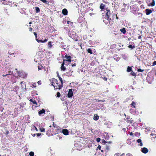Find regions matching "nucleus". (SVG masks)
Returning <instances> with one entry per match:
<instances>
[{
  "instance_id": "nucleus-6",
  "label": "nucleus",
  "mask_w": 156,
  "mask_h": 156,
  "mask_svg": "<svg viewBox=\"0 0 156 156\" xmlns=\"http://www.w3.org/2000/svg\"><path fill=\"white\" fill-rule=\"evenodd\" d=\"M62 133L65 135H68L69 132L67 129H64L62 131Z\"/></svg>"
},
{
  "instance_id": "nucleus-11",
  "label": "nucleus",
  "mask_w": 156,
  "mask_h": 156,
  "mask_svg": "<svg viewBox=\"0 0 156 156\" xmlns=\"http://www.w3.org/2000/svg\"><path fill=\"white\" fill-rule=\"evenodd\" d=\"M99 119V116L96 114L94 115V119L95 120H97Z\"/></svg>"
},
{
  "instance_id": "nucleus-14",
  "label": "nucleus",
  "mask_w": 156,
  "mask_h": 156,
  "mask_svg": "<svg viewBox=\"0 0 156 156\" xmlns=\"http://www.w3.org/2000/svg\"><path fill=\"white\" fill-rule=\"evenodd\" d=\"M39 130L41 132H44L45 131V129L44 128L41 127L39 128Z\"/></svg>"
},
{
  "instance_id": "nucleus-2",
  "label": "nucleus",
  "mask_w": 156,
  "mask_h": 156,
  "mask_svg": "<svg viewBox=\"0 0 156 156\" xmlns=\"http://www.w3.org/2000/svg\"><path fill=\"white\" fill-rule=\"evenodd\" d=\"M71 57L70 56H68L67 55H66L65 56L64 58L65 59L63 60V62L67 63L66 62L68 61L69 62H71Z\"/></svg>"
},
{
  "instance_id": "nucleus-40",
  "label": "nucleus",
  "mask_w": 156,
  "mask_h": 156,
  "mask_svg": "<svg viewBox=\"0 0 156 156\" xmlns=\"http://www.w3.org/2000/svg\"><path fill=\"white\" fill-rule=\"evenodd\" d=\"M34 34L35 35V37H37V34L36 33H35V32H34Z\"/></svg>"
},
{
  "instance_id": "nucleus-23",
  "label": "nucleus",
  "mask_w": 156,
  "mask_h": 156,
  "mask_svg": "<svg viewBox=\"0 0 156 156\" xmlns=\"http://www.w3.org/2000/svg\"><path fill=\"white\" fill-rule=\"evenodd\" d=\"M87 52L89 53H90V54H92V52L91 50V49L90 48H89L87 49Z\"/></svg>"
},
{
  "instance_id": "nucleus-9",
  "label": "nucleus",
  "mask_w": 156,
  "mask_h": 156,
  "mask_svg": "<svg viewBox=\"0 0 156 156\" xmlns=\"http://www.w3.org/2000/svg\"><path fill=\"white\" fill-rule=\"evenodd\" d=\"M146 12V14L147 15H148L151 13L152 12V10L149 9H146L145 10Z\"/></svg>"
},
{
  "instance_id": "nucleus-54",
  "label": "nucleus",
  "mask_w": 156,
  "mask_h": 156,
  "mask_svg": "<svg viewBox=\"0 0 156 156\" xmlns=\"http://www.w3.org/2000/svg\"><path fill=\"white\" fill-rule=\"evenodd\" d=\"M16 70H17V69H15Z\"/></svg>"
},
{
  "instance_id": "nucleus-53",
  "label": "nucleus",
  "mask_w": 156,
  "mask_h": 156,
  "mask_svg": "<svg viewBox=\"0 0 156 156\" xmlns=\"http://www.w3.org/2000/svg\"><path fill=\"white\" fill-rule=\"evenodd\" d=\"M35 136V134H34V136Z\"/></svg>"
},
{
  "instance_id": "nucleus-16",
  "label": "nucleus",
  "mask_w": 156,
  "mask_h": 156,
  "mask_svg": "<svg viewBox=\"0 0 156 156\" xmlns=\"http://www.w3.org/2000/svg\"><path fill=\"white\" fill-rule=\"evenodd\" d=\"M105 5L103 4H101L100 6V8L101 9H104V7H105Z\"/></svg>"
},
{
  "instance_id": "nucleus-47",
  "label": "nucleus",
  "mask_w": 156,
  "mask_h": 156,
  "mask_svg": "<svg viewBox=\"0 0 156 156\" xmlns=\"http://www.w3.org/2000/svg\"><path fill=\"white\" fill-rule=\"evenodd\" d=\"M8 75V74H6V75H3V76H6V75Z\"/></svg>"
},
{
  "instance_id": "nucleus-25",
  "label": "nucleus",
  "mask_w": 156,
  "mask_h": 156,
  "mask_svg": "<svg viewBox=\"0 0 156 156\" xmlns=\"http://www.w3.org/2000/svg\"><path fill=\"white\" fill-rule=\"evenodd\" d=\"M136 105L135 103L134 102H132L131 104V105H132L135 108V105Z\"/></svg>"
},
{
  "instance_id": "nucleus-17",
  "label": "nucleus",
  "mask_w": 156,
  "mask_h": 156,
  "mask_svg": "<svg viewBox=\"0 0 156 156\" xmlns=\"http://www.w3.org/2000/svg\"><path fill=\"white\" fill-rule=\"evenodd\" d=\"M38 67L39 70H42L43 68V67L41 65L38 66Z\"/></svg>"
},
{
  "instance_id": "nucleus-36",
  "label": "nucleus",
  "mask_w": 156,
  "mask_h": 156,
  "mask_svg": "<svg viewBox=\"0 0 156 156\" xmlns=\"http://www.w3.org/2000/svg\"><path fill=\"white\" fill-rule=\"evenodd\" d=\"M47 41V39H45L44 41H42V43L45 42Z\"/></svg>"
},
{
  "instance_id": "nucleus-35",
  "label": "nucleus",
  "mask_w": 156,
  "mask_h": 156,
  "mask_svg": "<svg viewBox=\"0 0 156 156\" xmlns=\"http://www.w3.org/2000/svg\"><path fill=\"white\" fill-rule=\"evenodd\" d=\"M41 1L44 3H46L47 2L46 0H41Z\"/></svg>"
},
{
  "instance_id": "nucleus-49",
  "label": "nucleus",
  "mask_w": 156,
  "mask_h": 156,
  "mask_svg": "<svg viewBox=\"0 0 156 156\" xmlns=\"http://www.w3.org/2000/svg\"><path fill=\"white\" fill-rule=\"evenodd\" d=\"M37 83H38V84H40V82L39 81H38V82Z\"/></svg>"
},
{
  "instance_id": "nucleus-3",
  "label": "nucleus",
  "mask_w": 156,
  "mask_h": 156,
  "mask_svg": "<svg viewBox=\"0 0 156 156\" xmlns=\"http://www.w3.org/2000/svg\"><path fill=\"white\" fill-rule=\"evenodd\" d=\"M110 17V11L109 10H107V12L106 13V15L105 16V18L108 20H110L111 19Z\"/></svg>"
},
{
  "instance_id": "nucleus-50",
  "label": "nucleus",
  "mask_w": 156,
  "mask_h": 156,
  "mask_svg": "<svg viewBox=\"0 0 156 156\" xmlns=\"http://www.w3.org/2000/svg\"><path fill=\"white\" fill-rule=\"evenodd\" d=\"M124 155V154H122V155H121V156H123Z\"/></svg>"
},
{
  "instance_id": "nucleus-4",
  "label": "nucleus",
  "mask_w": 156,
  "mask_h": 156,
  "mask_svg": "<svg viewBox=\"0 0 156 156\" xmlns=\"http://www.w3.org/2000/svg\"><path fill=\"white\" fill-rule=\"evenodd\" d=\"M73 96V92L72 89L69 90L68 93L67 94V96L69 98H71Z\"/></svg>"
},
{
  "instance_id": "nucleus-45",
  "label": "nucleus",
  "mask_w": 156,
  "mask_h": 156,
  "mask_svg": "<svg viewBox=\"0 0 156 156\" xmlns=\"http://www.w3.org/2000/svg\"><path fill=\"white\" fill-rule=\"evenodd\" d=\"M76 66V65L74 64H73L72 65V66Z\"/></svg>"
},
{
  "instance_id": "nucleus-29",
  "label": "nucleus",
  "mask_w": 156,
  "mask_h": 156,
  "mask_svg": "<svg viewBox=\"0 0 156 156\" xmlns=\"http://www.w3.org/2000/svg\"><path fill=\"white\" fill-rule=\"evenodd\" d=\"M36 40L37 41V42H38L39 43L40 42H42V41L41 40H39L37 39H36Z\"/></svg>"
},
{
  "instance_id": "nucleus-33",
  "label": "nucleus",
  "mask_w": 156,
  "mask_h": 156,
  "mask_svg": "<svg viewBox=\"0 0 156 156\" xmlns=\"http://www.w3.org/2000/svg\"><path fill=\"white\" fill-rule=\"evenodd\" d=\"M33 129H35L37 131V129L35 126H34Z\"/></svg>"
},
{
  "instance_id": "nucleus-57",
  "label": "nucleus",
  "mask_w": 156,
  "mask_h": 156,
  "mask_svg": "<svg viewBox=\"0 0 156 156\" xmlns=\"http://www.w3.org/2000/svg\"><path fill=\"white\" fill-rule=\"evenodd\" d=\"M2 1H4L5 0H2Z\"/></svg>"
},
{
  "instance_id": "nucleus-12",
  "label": "nucleus",
  "mask_w": 156,
  "mask_h": 156,
  "mask_svg": "<svg viewBox=\"0 0 156 156\" xmlns=\"http://www.w3.org/2000/svg\"><path fill=\"white\" fill-rule=\"evenodd\" d=\"M45 112V110L44 109H42L41 110L39 111L38 112L39 114V115H41L43 113H44Z\"/></svg>"
},
{
  "instance_id": "nucleus-55",
  "label": "nucleus",
  "mask_w": 156,
  "mask_h": 156,
  "mask_svg": "<svg viewBox=\"0 0 156 156\" xmlns=\"http://www.w3.org/2000/svg\"><path fill=\"white\" fill-rule=\"evenodd\" d=\"M116 18L117 19V16H116Z\"/></svg>"
},
{
  "instance_id": "nucleus-10",
  "label": "nucleus",
  "mask_w": 156,
  "mask_h": 156,
  "mask_svg": "<svg viewBox=\"0 0 156 156\" xmlns=\"http://www.w3.org/2000/svg\"><path fill=\"white\" fill-rule=\"evenodd\" d=\"M62 12L64 15H66L67 14L68 11L66 9H64L62 10Z\"/></svg>"
},
{
  "instance_id": "nucleus-38",
  "label": "nucleus",
  "mask_w": 156,
  "mask_h": 156,
  "mask_svg": "<svg viewBox=\"0 0 156 156\" xmlns=\"http://www.w3.org/2000/svg\"><path fill=\"white\" fill-rule=\"evenodd\" d=\"M41 135V133H37V136H39Z\"/></svg>"
},
{
  "instance_id": "nucleus-7",
  "label": "nucleus",
  "mask_w": 156,
  "mask_h": 156,
  "mask_svg": "<svg viewBox=\"0 0 156 156\" xmlns=\"http://www.w3.org/2000/svg\"><path fill=\"white\" fill-rule=\"evenodd\" d=\"M67 64L66 63L64 62H63V63L62 64V66L61 67V69L62 70L64 71L65 70L66 68V67L64 66V65H66Z\"/></svg>"
},
{
  "instance_id": "nucleus-18",
  "label": "nucleus",
  "mask_w": 156,
  "mask_h": 156,
  "mask_svg": "<svg viewBox=\"0 0 156 156\" xmlns=\"http://www.w3.org/2000/svg\"><path fill=\"white\" fill-rule=\"evenodd\" d=\"M131 71V68L129 67L128 66L127 69V71L128 72H130Z\"/></svg>"
},
{
  "instance_id": "nucleus-13",
  "label": "nucleus",
  "mask_w": 156,
  "mask_h": 156,
  "mask_svg": "<svg viewBox=\"0 0 156 156\" xmlns=\"http://www.w3.org/2000/svg\"><path fill=\"white\" fill-rule=\"evenodd\" d=\"M52 46V45L51 44V42L50 41H49L48 42V47L49 48H51Z\"/></svg>"
},
{
  "instance_id": "nucleus-30",
  "label": "nucleus",
  "mask_w": 156,
  "mask_h": 156,
  "mask_svg": "<svg viewBox=\"0 0 156 156\" xmlns=\"http://www.w3.org/2000/svg\"><path fill=\"white\" fill-rule=\"evenodd\" d=\"M101 139L99 138H98L97 139V141L98 142H99L100 141Z\"/></svg>"
},
{
  "instance_id": "nucleus-51",
  "label": "nucleus",
  "mask_w": 156,
  "mask_h": 156,
  "mask_svg": "<svg viewBox=\"0 0 156 156\" xmlns=\"http://www.w3.org/2000/svg\"><path fill=\"white\" fill-rule=\"evenodd\" d=\"M32 23L31 22H30V23H29V24H31Z\"/></svg>"
},
{
  "instance_id": "nucleus-37",
  "label": "nucleus",
  "mask_w": 156,
  "mask_h": 156,
  "mask_svg": "<svg viewBox=\"0 0 156 156\" xmlns=\"http://www.w3.org/2000/svg\"><path fill=\"white\" fill-rule=\"evenodd\" d=\"M155 65H156V61H154L153 63V66H154Z\"/></svg>"
},
{
  "instance_id": "nucleus-27",
  "label": "nucleus",
  "mask_w": 156,
  "mask_h": 156,
  "mask_svg": "<svg viewBox=\"0 0 156 156\" xmlns=\"http://www.w3.org/2000/svg\"><path fill=\"white\" fill-rule=\"evenodd\" d=\"M57 96L58 97H59L60 96V94L59 92H58L57 93Z\"/></svg>"
},
{
  "instance_id": "nucleus-32",
  "label": "nucleus",
  "mask_w": 156,
  "mask_h": 156,
  "mask_svg": "<svg viewBox=\"0 0 156 156\" xmlns=\"http://www.w3.org/2000/svg\"><path fill=\"white\" fill-rule=\"evenodd\" d=\"M102 142L103 143L105 144V143H106V142L105 140H102Z\"/></svg>"
},
{
  "instance_id": "nucleus-28",
  "label": "nucleus",
  "mask_w": 156,
  "mask_h": 156,
  "mask_svg": "<svg viewBox=\"0 0 156 156\" xmlns=\"http://www.w3.org/2000/svg\"><path fill=\"white\" fill-rule=\"evenodd\" d=\"M137 142L138 143H141V140L140 139H138L137 140Z\"/></svg>"
},
{
  "instance_id": "nucleus-44",
  "label": "nucleus",
  "mask_w": 156,
  "mask_h": 156,
  "mask_svg": "<svg viewBox=\"0 0 156 156\" xmlns=\"http://www.w3.org/2000/svg\"><path fill=\"white\" fill-rule=\"evenodd\" d=\"M130 135H133V133H132V132H131L130 134Z\"/></svg>"
},
{
  "instance_id": "nucleus-43",
  "label": "nucleus",
  "mask_w": 156,
  "mask_h": 156,
  "mask_svg": "<svg viewBox=\"0 0 156 156\" xmlns=\"http://www.w3.org/2000/svg\"><path fill=\"white\" fill-rule=\"evenodd\" d=\"M132 75H133V76H135V73H132Z\"/></svg>"
},
{
  "instance_id": "nucleus-56",
  "label": "nucleus",
  "mask_w": 156,
  "mask_h": 156,
  "mask_svg": "<svg viewBox=\"0 0 156 156\" xmlns=\"http://www.w3.org/2000/svg\"><path fill=\"white\" fill-rule=\"evenodd\" d=\"M22 83V82H21V83Z\"/></svg>"
},
{
  "instance_id": "nucleus-39",
  "label": "nucleus",
  "mask_w": 156,
  "mask_h": 156,
  "mask_svg": "<svg viewBox=\"0 0 156 156\" xmlns=\"http://www.w3.org/2000/svg\"><path fill=\"white\" fill-rule=\"evenodd\" d=\"M98 148L100 150V149H101V146H100V145H99V146H98Z\"/></svg>"
},
{
  "instance_id": "nucleus-20",
  "label": "nucleus",
  "mask_w": 156,
  "mask_h": 156,
  "mask_svg": "<svg viewBox=\"0 0 156 156\" xmlns=\"http://www.w3.org/2000/svg\"><path fill=\"white\" fill-rule=\"evenodd\" d=\"M30 101L33 102L34 104H37L36 101L34 100H33L32 99H30Z\"/></svg>"
},
{
  "instance_id": "nucleus-42",
  "label": "nucleus",
  "mask_w": 156,
  "mask_h": 156,
  "mask_svg": "<svg viewBox=\"0 0 156 156\" xmlns=\"http://www.w3.org/2000/svg\"><path fill=\"white\" fill-rule=\"evenodd\" d=\"M29 31H32V28L30 27L29 28Z\"/></svg>"
},
{
  "instance_id": "nucleus-8",
  "label": "nucleus",
  "mask_w": 156,
  "mask_h": 156,
  "mask_svg": "<svg viewBox=\"0 0 156 156\" xmlns=\"http://www.w3.org/2000/svg\"><path fill=\"white\" fill-rule=\"evenodd\" d=\"M141 151L144 153H147L148 152V149L145 147H144L141 149Z\"/></svg>"
},
{
  "instance_id": "nucleus-46",
  "label": "nucleus",
  "mask_w": 156,
  "mask_h": 156,
  "mask_svg": "<svg viewBox=\"0 0 156 156\" xmlns=\"http://www.w3.org/2000/svg\"><path fill=\"white\" fill-rule=\"evenodd\" d=\"M104 80H107V78H104Z\"/></svg>"
},
{
  "instance_id": "nucleus-48",
  "label": "nucleus",
  "mask_w": 156,
  "mask_h": 156,
  "mask_svg": "<svg viewBox=\"0 0 156 156\" xmlns=\"http://www.w3.org/2000/svg\"><path fill=\"white\" fill-rule=\"evenodd\" d=\"M141 37V36H139L138 37V38L139 39H140Z\"/></svg>"
},
{
  "instance_id": "nucleus-15",
  "label": "nucleus",
  "mask_w": 156,
  "mask_h": 156,
  "mask_svg": "<svg viewBox=\"0 0 156 156\" xmlns=\"http://www.w3.org/2000/svg\"><path fill=\"white\" fill-rule=\"evenodd\" d=\"M120 31L123 34H125L126 32L125 29L124 28H122V29H121Z\"/></svg>"
},
{
  "instance_id": "nucleus-41",
  "label": "nucleus",
  "mask_w": 156,
  "mask_h": 156,
  "mask_svg": "<svg viewBox=\"0 0 156 156\" xmlns=\"http://www.w3.org/2000/svg\"><path fill=\"white\" fill-rule=\"evenodd\" d=\"M140 145L141 146H143V144L141 142V143H140Z\"/></svg>"
},
{
  "instance_id": "nucleus-21",
  "label": "nucleus",
  "mask_w": 156,
  "mask_h": 156,
  "mask_svg": "<svg viewBox=\"0 0 156 156\" xmlns=\"http://www.w3.org/2000/svg\"><path fill=\"white\" fill-rule=\"evenodd\" d=\"M36 10L37 12H38L40 11L39 8L38 7H36Z\"/></svg>"
},
{
  "instance_id": "nucleus-1",
  "label": "nucleus",
  "mask_w": 156,
  "mask_h": 156,
  "mask_svg": "<svg viewBox=\"0 0 156 156\" xmlns=\"http://www.w3.org/2000/svg\"><path fill=\"white\" fill-rule=\"evenodd\" d=\"M54 83H53L52 85L54 86L55 88L60 89L62 87V84H59L56 80H54Z\"/></svg>"
},
{
  "instance_id": "nucleus-5",
  "label": "nucleus",
  "mask_w": 156,
  "mask_h": 156,
  "mask_svg": "<svg viewBox=\"0 0 156 156\" xmlns=\"http://www.w3.org/2000/svg\"><path fill=\"white\" fill-rule=\"evenodd\" d=\"M17 72L18 74L19 75V76H20L21 77H23L24 78L26 76V74H25L24 76H23L22 75H21L22 74H23V73L25 74L24 72H23V71H18Z\"/></svg>"
},
{
  "instance_id": "nucleus-34",
  "label": "nucleus",
  "mask_w": 156,
  "mask_h": 156,
  "mask_svg": "<svg viewBox=\"0 0 156 156\" xmlns=\"http://www.w3.org/2000/svg\"><path fill=\"white\" fill-rule=\"evenodd\" d=\"M128 47L132 48H133V47L131 45H130L128 46Z\"/></svg>"
},
{
  "instance_id": "nucleus-22",
  "label": "nucleus",
  "mask_w": 156,
  "mask_h": 156,
  "mask_svg": "<svg viewBox=\"0 0 156 156\" xmlns=\"http://www.w3.org/2000/svg\"><path fill=\"white\" fill-rule=\"evenodd\" d=\"M29 155L30 156H34V152L31 151L29 153Z\"/></svg>"
},
{
  "instance_id": "nucleus-31",
  "label": "nucleus",
  "mask_w": 156,
  "mask_h": 156,
  "mask_svg": "<svg viewBox=\"0 0 156 156\" xmlns=\"http://www.w3.org/2000/svg\"><path fill=\"white\" fill-rule=\"evenodd\" d=\"M119 153H116L115 154L114 156H119Z\"/></svg>"
},
{
  "instance_id": "nucleus-52",
  "label": "nucleus",
  "mask_w": 156,
  "mask_h": 156,
  "mask_svg": "<svg viewBox=\"0 0 156 156\" xmlns=\"http://www.w3.org/2000/svg\"><path fill=\"white\" fill-rule=\"evenodd\" d=\"M101 151L102 152H103V151L102 150H101Z\"/></svg>"
},
{
  "instance_id": "nucleus-24",
  "label": "nucleus",
  "mask_w": 156,
  "mask_h": 156,
  "mask_svg": "<svg viewBox=\"0 0 156 156\" xmlns=\"http://www.w3.org/2000/svg\"><path fill=\"white\" fill-rule=\"evenodd\" d=\"M58 77L59 80H60V81L61 82V84H62V78L61 77H59V76H58Z\"/></svg>"
},
{
  "instance_id": "nucleus-26",
  "label": "nucleus",
  "mask_w": 156,
  "mask_h": 156,
  "mask_svg": "<svg viewBox=\"0 0 156 156\" xmlns=\"http://www.w3.org/2000/svg\"><path fill=\"white\" fill-rule=\"evenodd\" d=\"M144 71V70L143 69H138V72H143V71Z\"/></svg>"
},
{
  "instance_id": "nucleus-19",
  "label": "nucleus",
  "mask_w": 156,
  "mask_h": 156,
  "mask_svg": "<svg viewBox=\"0 0 156 156\" xmlns=\"http://www.w3.org/2000/svg\"><path fill=\"white\" fill-rule=\"evenodd\" d=\"M151 5L152 6H154L155 5V1L154 0H153V2L151 3Z\"/></svg>"
}]
</instances>
